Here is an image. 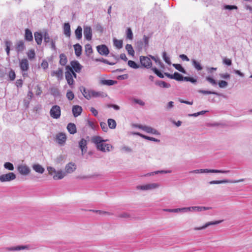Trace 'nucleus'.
<instances>
[{
    "mask_svg": "<svg viewBox=\"0 0 252 252\" xmlns=\"http://www.w3.org/2000/svg\"><path fill=\"white\" fill-rule=\"evenodd\" d=\"M151 70L159 78H164L163 74L160 71H159L156 67H152L151 68Z\"/></svg>",
    "mask_w": 252,
    "mask_h": 252,
    "instance_id": "nucleus-53",
    "label": "nucleus"
},
{
    "mask_svg": "<svg viewBox=\"0 0 252 252\" xmlns=\"http://www.w3.org/2000/svg\"><path fill=\"white\" fill-rule=\"evenodd\" d=\"M16 175L13 172H8L0 176V181L2 183L10 182L16 179Z\"/></svg>",
    "mask_w": 252,
    "mask_h": 252,
    "instance_id": "nucleus-9",
    "label": "nucleus"
},
{
    "mask_svg": "<svg viewBox=\"0 0 252 252\" xmlns=\"http://www.w3.org/2000/svg\"><path fill=\"white\" fill-rule=\"evenodd\" d=\"M50 115L53 119H58L60 118L61 115L60 107L57 105L52 106L50 111Z\"/></svg>",
    "mask_w": 252,
    "mask_h": 252,
    "instance_id": "nucleus-6",
    "label": "nucleus"
},
{
    "mask_svg": "<svg viewBox=\"0 0 252 252\" xmlns=\"http://www.w3.org/2000/svg\"><path fill=\"white\" fill-rule=\"evenodd\" d=\"M67 58L66 56L63 54L60 55V63L62 65H65L67 63Z\"/></svg>",
    "mask_w": 252,
    "mask_h": 252,
    "instance_id": "nucleus-40",
    "label": "nucleus"
},
{
    "mask_svg": "<svg viewBox=\"0 0 252 252\" xmlns=\"http://www.w3.org/2000/svg\"><path fill=\"white\" fill-rule=\"evenodd\" d=\"M28 249H29V246H17L6 248V250L9 251H19L21 250Z\"/></svg>",
    "mask_w": 252,
    "mask_h": 252,
    "instance_id": "nucleus-21",
    "label": "nucleus"
},
{
    "mask_svg": "<svg viewBox=\"0 0 252 252\" xmlns=\"http://www.w3.org/2000/svg\"><path fill=\"white\" fill-rule=\"evenodd\" d=\"M82 29L81 27L78 26L75 31V36L78 39H80L82 38Z\"/></svg>",
    "mask_w": 252,
    "mask_h": 252,
    "instance_id": "nucleus-38",
    "label": "nucleus"
},
{
    "mask_svg": "<svg viewBox=\"0 0 252 252\" xmlns=\"http://www.w3.org/2000/svg\"><path fill=\"white\" fill-rule=\"evenodd\" d=\"M160 187L158 183H149L137 186V190L142 191H153L158 189Z\"/></svg>",
    "mask_w": 252,
    "mask_h": 252,
    "instance_id": "nucleus-2",
    "label": "nucleus"
},
{
    "mask_svg": "<svg viewBox=\"0 0 252 252\" xmlns=\"http://www.w3.org/2000/svg\"><path fill=\"white\" fill-rule=\"evenodd\" d=\"M85 52L87 55H90L93 52V49L90 44H87L85 45Z\"/></svg>",
    "mask_w": 252,
    "mask_h": 252,
    "instance_id": "nucleus-57",
    "label": "nucleus"
},
{
    "mask_svg": "<svg viewBox=\"0 0 252 252\" xmlns=\"http://www.w3.org/2000/svg\"><path fill=\"white\" fill-rule=\"evenodd\" d=\"M118 217L124 218L127 220H131L133 218L132 215L127 212H123L119 214Z\"/></svg>",
    "mask_w": 252,
    "mask_h": 252,
    "instance_id": "nucleus-30",
    "label": "nucleus"
},
{
    "mask_svg": "<svg viewBox=\"0 0 252 252\" xmlns=\"http://www.w3.org/2000/svg\"><path fill=\"white\" fill-rule=\"evenodd\" d=\"M221 220L219 221H209L206 223H205L203 226L200 227H195L193 229L194 230H201L204 229L208 227L213 225H216L221 222Z\"/></svg>",
    "mask_w": 252,
    "mask_h": 252,
    "instance_id": "nucleus-15",
    "label": "nucleus"
},
{
    "mask_svg": "<svg viewBox=\"0 0 252 252\" xmlns=\"http://www.w3.org/2000/svg\"><path fill=\"white\" fill-rule=\"evenodd\" d=\"M47 170L48 171L49 174L50 175H53L54 174H56L57 171L54 168L51 166H48Z\"/></svg>",
    "mask_w": 252,
    "mask_h": 252,
    "instance_id": "nucleus-60",
    "label": "nucleus"
},
{
    "mask_svg": "<svg viewBox=\"0 0 252 252\" xmlns=\"http://www.w3.org/2000/svg\"><path fill=\"white\" fill-rule=\"evenodd\" d=\"M15 73L14 71L11 69L8 73V77L11 80H14L15 78Z\"/></svg>",
    "mask_w": 252,
    "mask_h": 252,
    "instance_id": "nucleus-64",
    "label": "nucleus"
},
{
    "mask_svg": "<svg viewBox=\"0 0 252 252\" xmlns=\"http://www.w3.org/2000/svg\"><path fill=\"white\" fill-rule=\"evenodd\" d=\"M244 181V179H239L238 180H227L224 179L223 180L220 181H212L209 182V184L213 185V184H225V183H237L239 182H242Z\"/></svg>",
    "mask_w": 252,
    "mask_h": 252,
    "instance_id": "nucleus-12",
    "label": "nucleus"
},
{
    "mask_svg": "<svg viewBox=\"0 0 252 252\" xmlns=\"http://www.w3.org/2000/svg\"><path fill=\"white\" fill-rule=\"evenodd\" d=\"M99 176H100V174H98V173H94V174L89 175L86 176H83L81 178L82 179L95 178Z\"/></svg>",
    "mask_w": 252,
    "mask_h": 252,
    "instance_id": "nucleus-61",
    "label": "nucleus"
},
{
    "mask_svg": "<svg viewBox=\"0 0 252 252\" xmlns=\"http://www.w3.org/2000/svg\"><path fill=\"white\" fill-rule=\"evenodd\" d=\"M126 49L128 52V54L130 55H131L132 56L134 55V51L133 49L132 46L131 44H126Z\"/></svg>",
    "mask_w": 252,
    "mask_h": 252,
    "instance_id": "nucleus-41",
    "label": "nucleus"
},
{
    "mask_svg": "<svg viewBox=\"0 0 252 252\" xmlns=\"http://www.w3.org/2000/svg\"><path fill=\"white\" fill-rule=\"evenodd\" d=\"M34 38L36 42L38 45H40L41 44L42 40V34L38 32H36L34 33Z\"/></svg>",
    "mask_w": 252,
    "mask_h": 252,
    "instance_id": "nucleus-34",
    "label": "nucleus"
},
{
    "mask_svg": "<svg viewBox=\"0 0 252 252\" xmlns=\"http://www.w3.org/2000/svg\"><path fill=\"white\" fill-rule=\"evenodd\" d=\"M17 170L19 174L23 176H27L31 172L30 168L26 164H19L17 167Z\"/></svg>",
    "mask_w": 252,
    "mask_h": 252,
    "instance_id": "nucleus-8",
    "label": "nucleus"
},
{
    "mask_svg": "<svg viewBox=\"0 0 252 252\" xmlns=\"http://www.w3.org/2000/svg\"><path fill=\"white\" fill-rule=\"evenodd\" d=\"M3 166L4 168L10 171H13L14 169L13 164L9 162H5L3 164Z\"/></svg>",
    "mask_w": 252,
    "mask_h": 252,
    "instance_id": "nucleus-45",
    "label": "nucleus"
},
{
    "mask_svg": "<svg viewBox=\"0 0 252 252\" xmlns=\"http://www.w3.org/2000/svg\"><path fill=\"white\" fill-rule=\"evenodd\" d=\"M56 141L61 146H64L66 141V135L65 133L60 132L56 136Z\"/></svg>",
    "mask_w": 252,
    "mask_h": 252,
    "instance_id": "nucleus-11",
    "label": "nucleus"
},
{
    "mask_svg": "<svg viewBox=\"0 0 252 252\" xmlns=\"http://www.w3.org/2000/svg\"><path fill=\"white\" fill-rule=\"evenodd\" d=\"M114 45L118 49H121L123 47V41L121 40H118L114 39L113 40Z\"/></svg>",
    "mask_w": 252,
    "mask_h": 252,
    "instance_id": "nucleus-42",
    "label": "nucleus"
},
{
    "mask_svg": "<svg viewBox=\"0 0 252 252\" xmlns=\"http://www.w3.org/2000/svg\"><path fill=\"white\" fill-rule=\"evenodd\" d=\"M190 211L194 212H202L206 210L211 209L212 208L210 207H204V206H192L190 207Z\"/></svg>",
    "mask_w": 252,
    "mask_h": 252,
    "instance_id": "nucleus-22",
    "label": "nucleus"
},
{
    "mask_svg": "<svg viewBox=\"0 0 252 252\" xmlns=\"http://www.w3.org/2000/svg\"><path fill=\"white\" fill-rule=\"evenodd\" d=\"M126 38L132 40L133 37L132 32L130 28H127L126 31Z\"/></svg>",
    "mask_w": 252,
    "mask_h": 252,
    "instance_id": "nucleus-50",
    "label": "nucleus"
},
{
    "mask_svg": "<svg viewBox=\"0 0 252 252\" xmlns=\"http://www.w3.org/2000/svg\"><path fill=\"white\" fill-rule=\"evenodd\" d=\"M91 94L92 96V97H100V98H103L107 96V94L103 92H96L94 90H93V92L91 93Z\"/></svg>",
    "mask_w": 252,
    "mask_h": 252,
    "instance_id": "nucleus-25",
    "label": "nucleus"
},
{
    "mask_svg": "<svg viewBox=\"0 0 252 252\" xmlns=\"http://www.w3.org/2000/svg\"><path fill=\"white\" fill-rule=\"evenodd\" d=\"M25 38L28 41H32L33 39L32 32L29 29H26L25 31Z\"/></svg>",
    "mask_w": 252,
    "mask_h": 252,
    "instance_id": "nucleus-35",
    "label": "nucleus"
},
{
    "mask_svg": "<svg viewBox=\"0 0 252 252\" xmlns=\"http://www.w3.org/2000/svg\"><path fill=\"white\" fill-rule=\"evenodd\" d=\"M134 126L142 129L148 133H150L156 135H159L160 134L157 129L150 126L137 124L135 125Z\"/></svg>",
    "mask_w": 252,
    "mask_h": 252,
    "instance_id": "nucleus-5",
    "label": "nucleus"
},
{
    "mask_svg": "<svg viewBox=\"0 0 252 252\" xmlns=\"http://www.w3.org/2000/svg\"><path fill=\"white\" fill-rule=\"evenodd\" d=\"M19 67L24 77L28 75L27 71L29 69V63L27 59L23 58L19 60Z\"/></svg>",
    "mask_w": 252,
    "mask_h": 252,
    "instance_id": "nucleus-4",
    "label": "nucleus"
},
{
    "mask_svg": "<svg viewBox=\"0 0 252 252\" xmlns=\"http://www.w3.org/2000/svg\"><path fill=\"white\" fill-rule=\"evenodd\" d=\"M172 65L178 70L183 73H186L185 69L182 67L180 64L173 63Z\"/></svg>",
    "mask_w": 252,
    "mask_h": 252,
    "instance_id": "nucleus-46",
    "label": "nucleus"
},
{
    "mask_svg": "<svg viewBox=\"0 0 252 252\" xmlns=\"http://www.w3.org/2000/svg\"><path fill=\"white\" fill-rule=\"evenodd\" d=\"M15 48L17 54L23 53L26 49L24 42L23 40L17 41L15 44Z\"/></svg>",
    "mask_w": 252,
    "mask_h": 252,
    "instance_id": "nucleus-13",
    "label": "nucleus"
},
{
    "mask_svg": "<svg viewBox=\"0 0 252 252\" xmlns=\"http://www.w3.org/2000/svg\"><path fill=\"white\" fill-rule=\"evenodd\" d=\"M27 56L28 57V59L30 60H32L33 59H34L35 56V54L34 52V50L33 49L30 50L27 53Z\"/></svg>",
    "mask_w": 252,
    "mask_h": 252,
    "instance_id": "nucleus-43",
    "label": "nucleus"
},
{
    "mask_svg": "<svg viewBox=\"0 0 252 252\" xmlns=\"http://www.w3.org/2000/svg\"><path fill=\"white\" fill-rule=\"evenodd\" d=\"M205 79L207 81H208L213 86H216L217 84V81L215 79H214L213 77L210 76H207Z\"/></svg>",
    "mask_w": 252,
    "mask_h": 252,
    "instance_id": "nucleus-48",
    "label": "nucleus"
},
{
    "mask_svg": "<svg viewBox=\"0 0 252 252\" xmlns=\"http://www.w3.org/2000/svg\"><path fill=\"white\" fill-rule=\"evenodd\" d=\"M230 172L229 170H221L217 169H200L191 170L189 172L190 174H202V173H227Z\"/></svg>",
    "mask_w": 252,
    "mask_h": 252,
    "instance_id": "nucleus-3",
    "label": "nucleus"
},
{
    "mask_svg": "<svg viewBox=\"0 0 252 252\" xmlns=\"http://www.w3.org/2000/svg\"><path fill=\"white\" fill-rule=\"evenodd\" d=\"M63 33L66 37L70 36V26L69 23H65L63 26Z\"/></svg>",
    "mask_w": 252,
    "mask_h": 252,
    "instance_id": "nucleus-29",
    "label": "nucleus"
},
{
    "mask_svg": "<svg viewBox=\"0 0 252 252\" xmlns=\"http://www.w3.org/2000/svg\"><path fill=\"white\" fill-rule=\"evenodd\" d=\"M5 46H6L5 51L6 52V54L8 56H9L11 42L10 41L6 40L5 41Z\"/></svg>",
    "mask_w": 252,
    "mask_h": 252,
    "instance_id": "nucleus-47",
    "label": "nucleus"
},
{
    "mask_svg": "<svg viewBox=\"0 0 252 252\" xmlns=\"http://www.w3.org/2000/svg\"><path fill=\"white\" fill-rule=\"evenodd\" d=\"M133 134L138 135L145 139L150 140L152 141H154V142H159L160 141V140L159 139H156V138L152 137H150L148 136L142 134L139 132H135L133 133Z\"/></svg>",
    "mask_w": 252,
    "mask_h": 252,
    "instance_id": "nucleus-26",
    "label": "nucleus"
},
{
    "mask_svg": "<svg viewBox=\"0 0 252 252\" xmlns=\"http://www.w3.org/2000/svg\"><path fill=\"white\" fill-rule=\"evenodd\" d=\"M72 111L73 116L75 117H77L81 115L82 111V108L79 105H73L72 107Z\"/></svg>",
    "mask_w": 252,
    "mask_h": 252,
    "instance_id": "nucleus-23",
    "label": "nucleus"
},
{
    "mask_svg": "<svg viewBox=\"0 0 252 252\" xmlns=\"http://www.w3.org/2000/svg\"><path fill=\"white\" fill-rule=\"evenodd\" d=\"M52 76H56L58 79H60L63 77V71L62 69L59 68L56 71H53L51 73Z\"/></svg>",
    "mask_w": 252,
    "mask_h": 252,
    "instance_id": "nucleus-36",
    "label": "nucleus"
},
{
    "mask_svg": "<svg viewBox=\"0 0 252 252\" xmlns=\"http://www.w3.org/2000/svg\"><path fill=\"white\" fill-rule=\"evenodd\" d=\"M151 59L146 56H140V62L141 65L147 69L152 68V63Z\"/></svg>",
    "mask_w": 252,
    "mask_h": 252,
    "instance_id": "nucleus-10",
    "label": "nucleus"
},
{
    "mask_svg": "<svg viewBox=\"0 0 252 252\" xmlns=\"http://www.w3.org/2000/svg\"><path fill=\"white\" fill-rule=\"evenodd\" d=\"M155 63L158 65L161 68H163L164 67V64L160 61L158 58H157L155 56L150 55L149 56Z\"/></svg>",
    "mask_w": 252,
    "mask_h": 252,
    "instance_id": "nucleus-37",
    "label": "nucleus"
},
{
    "mask_svg": "<svg viewBox=\"0 0 252 252\" xmlns=\"http://www.w3.org/2000/svg\"><path fill=\"white\" fill-rule=\"evenodd\" d=\"M33 170L39 174H43L45 171L44 168L39 164H34L32 166Z\"/></svg>",
    "mask_w": 252,
    "mask_h": 252,
    "instance_id": "nucleus-27",
    "label": "nucleus"
},
{
    "mask_svg": "<svg viewBox=\"0 0 252 252\" xmlns=\"http://www.w3.org/2000/svg\"><path fill=\"white\" fill-rule=\"evenodd\" d=\"M198 93L204 94H216L217 95H220V94H218V93L215 92L210 91H205V90H200L198 91Z\"/></svg>",
    "mask_w": 252,
    "mask_h": 252,
    "instance_id": "nucleus-49",
    "label": "nucleus"
},
{
    "mask_svg": "<svg viewBox=\"0 0 252 252\" xmlns=\"http://www.w3.org/2000/svg\"><path fill=\"white\" fill-rule=\"evenodd\" d=\"M162 58L163 60L166 63L169 65L171 64L170 59L169 57L167 56L166 53L165 52H163L162 53Z\"/></svg>",
    "mask_w": 252,
    "mask_h": 252,
    "instance_id": "nucleus-56",
    "label": "nucleus"
},
{
    "mask_svg": "<svg viewBox=\"0 0 252 252\" xmlns=\"http://www.w3.org/2000/svg\"><path fill=\"white\" fill-rule=\"evenodd\" d=\"M132 100L133 103L138 104L140 106L143 107L145 105V102L141 99L134 98Z\"/></svg>",
    "mask_w": 252,
    "mask_h": 252,
    "instance_id": "nucleus-44",
    "label": "nucleus"
},
{
    "mask_svg": "<svg viewBox=\"0 0 252 252\" xmlns=\"http://www.w3.org/2000/svg\"><path fill=\"white\" fill-rule=\"evenodd\" d=\"M70 65L72 69L76 72H79L82 69V65L77 61H72Z\"/></svg>",
    "mask_w": 252,
    "mask_h": 252,
    "instance_id": "nucleus-19",
    "label": "nucleus"
},
{
    "mask_svg": "<svg viewBox=\"0 0 252 252\" xmlns=\"http://www.w3.org/2000/svg\"><path fill=\"white\" fill-rule=\"evenodd\" d=\"M121 150L126 153H131L132 152V149L127 146H123L121 147Z\"/></svg>",
    "mask_w": 252,
    "mask_h": 252,
    "instance_id": "nucleus-63",
    "label": "nucleus"
},
{
    "mask_svg": "<svg viewBox=\"0 0 252 252\" xmlns=\"http://www.w3.org/2000/svg\"><path fill=\"white\" fill-rule=\"evenodd\" d=\"M218 84L220 88H225L228 86V83L224 80L220 81Z\"/></svg>",
    "mask_w": 252,
    "mask_h": 252,
    "instance_id": "nucleus-59",
    "label": "nucleus"
},
{
    "mask_svg": "<svg viewBox=\"0 0 252 252\" xmlns=\"http://www.w3.org/2000/svg\"><path fill=\"white\" fill-rule=\"evenodd\" d=\"M98 52L101 55H107L109 54V50L105 45H99L97 46Z\"/></svg>",
    "mask_w": 252,
    "mask_h": 252,
    "instance_id": "nucleus-18",
    "label": "nucleus"
},
{
    "mask_svg": "<svg viewBox=\"0 0 252 252\" xmlns=\"http://www.w3.org/2000/svg\"><path fill=\"white\" fill-rule=\"evenodd\" d=\"M157 85L160 87L168 88H169L170 85L169 84L166 83L164 81H160L157 83Z\"/></svg>",
    "mask_w": 252,
    "mask_h": 252,
    "instance_id": "nucleus-55",
    "label": "nucleus"
},
{
    "mask_svg": "<svg viewBox=\"0 0 252 252\" xmlns=\"http://www.w3.org/2000/svg\"><path fill=\"white\" fill-rule=\"evenodd\" d=\"M87 141L82 138L79 142V147L81 150L82 155H83L87 151Z\"/></svg>",
    "mask_w": 252,
    "mask_h": 252,
    "instance_id": "nucleus-16",
    "label": "nucleus"
},
{
    "mask_svg": "<svg viewBox=\"0 0 252 252\" xmlns=\"http://www.w3.org/2000/svg\"><path fill=\"white\" fill-rule=\"evenodd\" d=\"M66 97L68 100H71L74 98V94L72 91H68L66 93Z\"/></svg>",
    "mask_w": 252,
    "mask_h": 252,
    "instance_id": "nucleus-62",
    "label": "nucleus"
},
{
    "mask_svg": "<svg viewBox=\"0 0 252 252\" xmlns=\"http://www.w3.org/2000/svg\"><path fill=\"white\" fill-rule=\"evenodd\" d=\"M83 96L88 100L90 99L92 97L91 93L93 92V90H86L85 88L82 87L80 89Z\"/></svg>",
    "mask_w": 252,
    "mask_h": 252,
    "instance_id": "nucleus-20",
    "label": "nucleus"
},
{
    "mask_svg": "<svg viewBox=\"0 0 252 252\" xmlns=\"http://www.w3.org/2000/svg\"><path fill=\"white\" fill-rule=\"evenodd\" d=\"M66 72L65 73V79L67 82L68 84L72 87L74 84V80L73 76L71 75L72 73V69L69 66H66Z\"/></svg>",
    "mask_w": 252,
    "mask_h": 252,
    "instance_id": "nucleus-7",
    "label": "nucleus"
},
{
    "mask_svg": "<svg viewBox=\"0 0 252 252\" xmlns=\"http://www.w3.org/2000/svg\"><path fill=\"white\" fill-rule=\"evenodd\" d=\"M66 175V174L65 173V171L60 170L57 171L56 174L53 176V178L55 180H61L63 179Z\"/></svg>",
    "mask_w": 252,
    "mask_h": 252,
    "instance_id": "nucleus-24",
    "label": "nucleus"
},
{
    "mask_svg": "<svg viewBox=\"0 0 252 252\" xmlns=\"http://www.w3.org/2000/svg\"><path fill=\"white\" fill-rule=\"evenodd\" d=\"M84 35L87 40H90L92 39V30L90 27L86 26L84 28Z\"/></svg>",
    "mask_w": 252,
    "mask_h": 252,
    "instance_id": "nucleus-17",
    "label": "nucleus"
},
{
    "mask_svg": "<svg viewBox=\"0 0 252 252\" xmlns=\"http://www.w3.org/2000/svg\"><path fill=\"white\" fill-rule=\"evenodd\" d=\"M192 64L197 71L201 70L203 68L200 63L194 59L191 60Z\"/></svg>",
    "mask_w": 252,
    "mask_h": 252,
    "instance_id": "nucleus-32",
    "label": "nucleus"
},
{
    "mask_svg": "<svg viewBox=\"0 0 252 252\" xmlns=\"http://www.w3.org/2000/svg\"><path fill=\"white\" fill-rule=\"evenodd\" d=\"M127 63H128V66L129 67H130L131 68H132L134 69H137L139 67V65L133 61H131V60L128 61Z\"/></svg>",
    "mask_w": 252,
    "mask_h": 252,
    "instance_id": "nucleus-51",
    "label": "nucleus"
},
{
    "mask_svg": "<svg viewBox=\"0 0 252 252\" xmlns=\"http://www.w3.org/2000/svg\"><path fill=\"white\" fill-rule=\"evenodd\" d=\"M108 126L111 129H115L116 127V121L112 119H109L107 121Z\"/></svg>",
    "mask_w": 252,
    "mask_h": 252,
    "instance_id": "nucleus-39",
    "label": "nucleus"
},
{
    "mask_svg": "<svg viewBox=\"0 0 252 252\" xmlns=\"http://www.w3.org/2000/svg\"><path fill=\"white\" fill-rule=\"evenodd\" d=\"M76 169V165L75 163L72 162H70L65 165L64 171L66 174H71L75 171Z\"/></svg>",
    "mask_w": 252,
    "mask_h": 252,
    "instance_id": "nucleus-14",
    "label": "nucleus"
},
{
    "mask_svg": "<svg viewBox=\"0 0 252 252\" xmlns=\"http://www.w3.org/2000/svg\"><path fill=\"white\" fill-rule=\"evenodd\" d=\"M74 48L75 51V54L77 56L79 57L81 55L82 53V47L79 44H76L74 45Z\"/></svg>",
    "mask_w": 252,
    "mask_h": 252,
    "instance_id": "nucleus-33",
    "label": "nucleus"
},
{
    "mask_svg": "<svg viewBox=\"0 0 252 252\" xmlns=\"http://www.w3.org/2000/svg\"><path fill=\"white\" fill-rule=\"evenodd\" d=\"M107 141H108L107 139L104 140L99 136H94L92 138V141L95 145L96 149L104 153L109 152L113 149L111 145L103 143Z\"/></svg>",
    "mask_w": 252,
    "mask_h": 252,
    "instance_id": "nucleus-1",
    "label": "nucleus"
},
{
    "mask_svg": "<svg viewBox=\"0 0 252 252\" xmlns=\"http://www.w3.org/2000/svg\"><path fill=\"white\" fill-rule=\"evenodd\" d=\"M90 211H91V212H93L94 213H98V214H99V215H112L109 212H106V211H101V210H90Z\"/></svg>",
    "mask_w": 252,
    "mask_h": 252,
    "instance_id": "nucleus-54",
    "label": "nucleus"
},
{
    "mask_svg": "<svg viewBox=\"0 0 252 252\" xmlns=\"http://www.w3.org/2000/svg\"><path fill=\"white\" fill-rule=\"evenodd\" d=\"M68 131L71 134H74L77 132L76 127L74 124L69 123L67 126Z\"/></svg>",
    "mask_w": 252,
    "mask_h": 252,
    "instance_id": "nucleus-28",
    "label": "nucleus"
},
{
    "mask_svg": "<svg viewBox=\"0 0 252 252\" xmlns=\"http://www.w3.org/2000/svg\"><path fill=\"white\" fill-rule=\"evenodd\" d=\"M117 82L116 81H114L112 80H101L100 81V83L103 85L107 86H112L117 84Z\"/></svg>",
    "mask_w": 252,
    "mask_h": 252,
    "instance_id": "nucleus-31",
    "label": "nucleus"
},
{
    "mask_svg": "<svg viewBox=\"0 0 252 252\" xmlns=\"http://www.w3.org/2000/svg\"><path fill=\"white\" fill-rule=\"evenodd\" d=\"M183 76L178 72H175L174 73V79L178 81H182Z\"/></svg>",
    "mask_w": 252,
    "mask_h": 252,
    "instance_id": "nucleus-58",
    "label": "nucleus"
},
{
    "mask_svg": "<svg viewBox=\"0 0 252 252\" xmlns=\"http://www.w3.org/2000/svg\"><path fill=\"white\" fill-rule=\"evenodd\" d=\"M151 70L159 78H164L163 74L160 71H159L156 67H152L151 68Z\"/></svg>",
    "mask_w": 252,
    "mask_h": 252,
    "instance_id": "nucleus-52",
    "label": "nucleus"
}]
</instances>
